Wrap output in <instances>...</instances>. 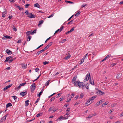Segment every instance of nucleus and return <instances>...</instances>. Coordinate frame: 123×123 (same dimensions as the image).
<instances>
[{
	"instance_id": "obj_1",
	"label": "nucleus",
	"mask_w": 123,
	"mask_h": 123,
	"mask_svg": "<svg viewBox=\"0 0 123 123\" xmlns=\"http://www.w3.org/2000/svg\"><path fill=\"white\" fill-rule=\"evenodd\" d=\"M96 96H94L90 98L87 101L86 103H85V106H87L90 104L92 103L91 101L93 100L96 98Z\"/></svg>"
},
{
	"instance_id": "obj_2",
	"label": "nucleus",
	"mask_w": 123,
	"mask_h": 123,
	"mask_svg": "<svg viewBox=\"0 0 123 123\" xmlns=\"http://www.w3.org/2000/svg\"><path fill=\"white\" fill-rule=\"evenodd\" d=\"M77 83L78 84V85L80 88L83 87L84 85V84L83 82H80L79 81H77Z\"/></svg>"
},
{
	"instance_id": "obj_3",
	"label": "nucleus",
	"mask_w": 123,
	"mask_h": 123,
	"mask_svg": "<svg viewBox=\"0 0 123 123\" xmlns=\"http://www.w3.org/2000/svg\"><path fill=\"white\" fill-rule=\"evenodd\" d=\"M12 57L11 56H9L8 57H6V60L4 61V62H6L9 61V63L11 62L13 60H14V59H10L11 58H12Z\"/></svg>"
},
{
	"instance_id": "obj_4",
	"label": "nucleus",
	"mask_w": 123,
	"mask_h": 123,
	"mask_svg": "<svg viewBox=\"0 0 123 123\" xmlns=\"http://www.w3.org/2000/svg\"><path fill=\"white\" fill-rule=\"evenodd\" d=\"M30 88L31 91H34L36 88V85L35 83H33L32 84Z\"/></svg>"
},
{
	"instance_id": "obj_5",
	"label": "nucleus",
	"mask_w": 123,
	"mask_h": 123,
	"mask_svg": "<svg viewBox=\"0 0 123 123\" xmlns=\"http://www.w3.org/2000/svg\"><path fill=\"white\" fill-rule=\"evenodd\" d=\"M77 78L76 75H75L74 76L72 80V82L73 83H74L76 82V80Z\"/></svg>"
},
{
	"instance_id": "obj_6",
	"label": "nucleus",
	"mask_w": 123,
	"mask_h": 123,
	"mask_svg": "<svg viewBox=\"0 0 123 123\" xmlns=\"http://www.w3.org/2000/svg\"><path fill=\"white\" fill-rule=\"evenodd\" d=\"M90 73H88L86 75V77L85 78V80H86L85 81H87L89 79V77H90Z\"/></svg>"
},
{
	"instance_id": "obj_7",
	"label": "nucleus",
	"mask_w": 123,
	"mask_h": 123,
	"mask_svg": "<svg viewBox=\"0 0 123 123\" xmlns=\"http://www.w3.org/2000/svg\"><path fill=\"white\" fill-rule=\"evenodd\" d=\"M28 17L31 18H34L35 17V16L32 13H30L29 14V16H28Z\"/></svg>"
},
{
	"instance_id": "obj_8",
	"label": "nucleus",
	"mask_w": 123,
	"mask_h": 123,
	"mask_svg": "<svg viewBox=\"0 0 123 123\" xmlns=\"http://www.w3.org/2000/svg\"><path fill=\"white\" fill-rule=\"evenodd\" d=\"M6 9H4V12H3L2 14V17H4L6 14Z\"/></svg>"
},
{
	"instance_id": "obj_9",
	"label": "nucleus",
	"mask_w": 123,
	"mask_h": 123,
	"mask_svg": "<svg viewBox=\"0 0 123 123\" xmlns=\"http://www.w3.org/2000/svg\"><path fill=\"white\" fill-rule=\"evenodd\" d=\"M97 93L98 94H100L101 95L104 94V92H102L100 90H98L97 91Z\"/></svg>"
},
{
	"instance_id": "obj_10",
	"label": "nucleus",
	"mask_w": 123,
	"mask_h": 123,
	"mask_svg": "<svg viewBox=\"0 0 123 123\" xmlns=\"http://www.w3.org/2000/svg\"><path fill=\"white\" fill-rule=\"evenodd\" d=\"M6 52L9 55H11L12 53V52L9 49H7L6 51Z\"/></svg>"
},
{
	"instance_id": "obj_11",
	"label": "nucleus",
	"mask_w": 123,
	"mask_h": 123,
	"mask_svg": "<svg viewBox=\"0 0 123 123\" xmlns=\"http://www.w3.org/2000/svg\"><path fill=\"white\" fill-rule=\"evenodd\" d=\"M27 92L26 91H25L24 92H21L20 94L21 95L24 96L26 95L27 94Z\"/></svg>"
},
{
	"instance_id": "obj_12",
	"label": "nucleus",
	"mask_w": 123,
	"mask_h": 123,
	"mask_svg": "<svg viewBox=\"0 0 123 123\" xmlns=\"http://www.w3.org/2000/svg\"><path fill=\"white\" fill-rule=\"evenodd\" d=\"M44 51V50L43 49H42V50L38 51L37 53H36V55H39V54H40V53H42V52H43Z\"/></svg>"
},
{
	"instance_id": "obj_13",
	"label": "nucleus",
	"mask_w": 123,
	"mask_h": 123,
	"mask_svg": "<svg viewBox=\"0 0 123 123\" xmlns=\"http://www.w3.org/2000/svg\"><path fill=\"white\" fill-rule=\"evenodd\" d=\"M26 115L27 117H30L31 116V113L30 111H28L26 112Z\"/></svg>"
},
{
	"instance_id": "obj_14",
	"label": "nucleus",
	"mask_w": 123,
	"mask_h": 123,
	"mask_svg": "<svg viewBox=\"0 0 123 123\" xmlns=\"http://www.w3.org/2000/svg\"><path fill=\"white\" fill-rule=\"evenodd\" d=\"M85 95L84 93H81L80 95V97L79 98V99H81L83 97V96H84Z\"/></svg>"
},
{
	"instance_id": "obj_15",
	"label": "nucleus",
	"mask_w": 123,
	"mask_h": 123,
	"mask_svg": "<svg viewBox=\"0 0 123 123\" xmlns=\"http://www.w3.org/2000/svg\"><path fill=\"white\" fill-rule=\"evenodd\" d=\"M109 103L108 101H107L102 104L101 106L102 107H104L105 105H107Z\"/></svg>"
},
{
	"instance_id": "obj_16",
	"label": "nucleus",
	"mask_w": 123,
	"mask_h": 123,
	"mask_svg": "<svg viewBox=\"0 0 123 123\" xmlns=\"http://www.w3.org/2000/svg\"><path fill=\"white\" fill-rule=\"evenodd\" d=\"M54 108V107L53 106L50 107L49 110H48V111L49 112H50Z\"/></svg>"
},
{
	"instance_id": "obj_17",
	"label": "nucleus",
	"mask_w": 123,
	"mask_h": 123,
	"mask_svg": "<svg viewBox=\"0 0 123 123\" xmlns=\"http://www.w3.org/2000/svg\"><path fill=\"white\" fill-rule=\"evenodd\" d=\"M34 6L35 7L39 8L40 6L38 3H36L34 5Z\"/></svg>"
},
{
	"instance_id": "obj_18",
	"label": "nucleus",
	"mask_w": 123,
	"mask_h": 123,
	"mask_svg": "<svg viewBox=\"0 0 123 123\" xmlns=\"http://www.w3.org/2000/svg\"><path fill=\"white\" fill-rule=\"evenodd\" d=\"M12 28L14 31H17V29L14 25L12 26Z\"/></svg>"
},
{
	"instance_id": "obj_19",
	"label": "nucleus",
	"mask_w": 123,
	"mask_h": 123,
	"mask_svg": "<svg viewBox=\"0 0 123 123\" xmlns=\"http://www.w3.org/2000/svg\"><path fill=\"white\" fill-rule=\"evenodd\" d=\"M110 55L109 56V55H107L105 57V58L103 60H102L101 62H101L103 61H104L106 59H107V58H108L109 57H110Z\"/></svg>"
},
{
	"instance_id": "obj_20",
	"label": "nucleus",
	"mask_w": 123,
	"mask_h": 123,
	"mask_svg": "<svg viewBox=\"0 0 123 123\" xmlns=\"http://www.w3.org/2000/svg\"><path fill=\"white\" fill-rule=\"evenodd\" d=\"M71 57V55L70 54H69L68 55L65 56V59H68Z\"/></svg>"
},
{
	"instance_id": "obj_21",
	"label": "nucleus",
	"mask_w": 123,
	"mask_h": 123,
	"mask_svg": "<svg viewBox=\"0 0 123 123\" xmlns=\"http://www.w3.org/2000/svg\"><path fill=\"white\" fill-rule=\"evenodd\" d=\"M84 57L81 60L80 62L79 63V64L81 65V64L84 61V59L85 58H84Z\"/></svg>"
},
{
	"instance_id": "obj_22",
	"label": "nucleus",
	"mask_w": 123,
	"mask_h": 123,
	"mask_svg": "<svg viewBox=\"0 0 123 123\" xmlns=\"http://www.w3.org/2000/svg\"><path fill=\"white\" fill-rule=\"evenodd\" d=\"M12 106V104L10 103H9L7 104L6 105V107L7 108L8 107L10 106Z\"/></svg>"
},
{
	"instance_id": "obj_23",
	"label": "nucleus",
	"mask_w": 123,
	"mask_h": 123,
	"mask_svg": "<svg viewBox=\"0 0 123 123\" xmlns=\"http://www.w3.org/2000/svg\"><path fill=\"white\" fill-rule=\"evenodd\" d=\"M70 116H68L67 115H66L65 114L64 115V117H63V119H66L68 118V117Z\"/></svg>"
},
{
	"instance_id": "obj_24",
	"label": "nucleus",
	"mask_w": 123,
	"mask_h": 123,
	"mask_svg": "<svg viewBox=\"0 0 123 123\" xmlns=\"http://www.w3.org/2000/svg\"><path fill=\"white\" fill-rule=\"evenodd\" d=\"M4 36L6 39H11L12 38L10 36H7L6 35L5 36L4 35Z\"/></svg>"
},
{
	"instance_id": "obj_25",
	"label": "nucleus",
	"mask_w": 123,
	"mask_h": 123,
	"mask_svg": "<svg viewBox=\"0 0 123 123\" xmlns=\"http://www.w3.org/2000/svg\"><path fill=\"white\" fill-rule=\"evenodd\" d=\"M29 100H27L25 102V106H28L29 105Z\"/></svg>"
},
{
	"instance_id": "obj_26",
	"label": "nucleus",
	"mask_w": 123,
	"mask_h": 123,
	"mask_svg": "<svg viewBox=\"0 0 123 123\" xmlns=\"http://www.w3.org/2000/svg\"><path fill=\"white\" fill-rule=\"evenodd\" d=\"M121 77V75H120L119 74H117L116 78L119 79Z\"/></svg>"
},
{
	"instance_id": "obj_27",
	"label": "nucleus",
	"mask_w": 123,
	"mask_h": 123,
	"mask_svg": "<svg viewBox=\"0 0 123 123\" xmlns=\"http://www.w3.org/2000/svg\"><path fill=\"white\" fill-rule=\"evenodd\" d=\"M43 90H42L41 91H40V92L38 94V95H37L38 96L40 97V96L41 95V94L43 93Z\"/></svg>"
},
{
	"instance_id": "obj_28",
	"label": "nucleus",
	"mask_w": 123,
	"mask_h": 123,
	"mask_svg": "<svg viewBox=\"0 0 123 123\" xmlns=\"http://www.w3.org/2000/svg\"><path fill=\"white\" fill-rule=\"evenodd\" d=\"M27 67V64H25L24 65H23L22 66V68L25 69Z\"/></svg>"
},
{
	"instance_id": "obj_29",
	"label": "nucleus",
	"mask_w": 123,
	"mask_h": 123,
	"mask_svg": "<svg viewBox=\"0 0 123 123\" xmlns=\"http://www.w3.org/2000/svg\"><path fill=\"white\" fill-rule=\"evenodd\" d=\"M43 20H41L39 22L38 26H39L41 24L43 23Z\"/></svg>"
},
{
	"instance_id": "obj_30",
	"label": "nucleus",
	"mask_w": 123,
	"mask_h": 123,
	"mask_svg": "<svg viewBox=\"0 0 123 123\" xmlns=\"http://www.w3.org/2000/svg\"><path fill=\"white\" fill-rule=\"evenodd\" d=\"M61 94L62 93H58L56 95V98H58L60 97L61 95Z\"/></svg>"
},
{
	"instance_id": "obj_31",
	"label": "nucleus",
	"mask_w": 123,
	"mask_h": 123,
	"mask_svg": "<svg viewBox=\"0 0 123 123\" xmlns=\"http://www.w3.org/2000/svg\"><path fill=\"white\" fill-rule=\"evenodd\" d=\"M89 82L90 84H91L92 85H94V83L93 81H92L90 79L89 80Z\"/></svg>"
},
{
	"instance_id": "obj_32",
	"label": "nucleus",
	"mask_w": 123,
	"mask_h": 123,
	"mask_svg": "<svg viewBox=\"0 0 123 123\" xmlns=\"http://www.w3.org/2000/svg\"><path fill=\"white\" fill-rule=\"evenodd\" d=\"M65 2H66V3H71L72 4H74V3L70 1H69L66 0L65 1Z\"/></svg>"
},
{
	"instance_id": "obj_33",
	"label": "nucleus",
	"mask_w": 123,
	"mask_h": 123,
	"mask_svg": "<svg viewBox=\"0 0 123 123\" xmlns=\"http://www.w3.org/2000/svg\"><path fill=\"white\" fill-rule=\"evenodd\" d=\"M65 98L64 96H62L61 97L60 99V102H61L62 100H63L64 99V98Z\"/></svg>"
},
{
	"instance_id": "obj_34",
	"label": "nucleus",
	"mask_w": 123,
	"mask_h": 123,
	"mask_svg": "<svg viewBox=\"0 0 123 123\" xmlns=\"http://www.w3.org/2000/svg\"><path fill=\"white\" fill-rule=\"evenodd\" d=\"M49 47V46H47L46 47H45L44 49H43L44 50V51H45V50L47 49Z\"/></svg>"
},
{
	"instance_id": "obj_35",
	"label": "nucleus",
	"mask_w": 123,
	"mask_h": 123,
	"mask_svg": "<svg viewBox=\"0 0 123 123\" xmlns=\"http://www.w3.org/2000/svg\"><path fill=\"white\" fill-rule=\"evenodd\" d=\"M49 63V62L45 61L43 62V64L44 65H45Z\"/></svg>"
},
{
	"instance_id": "obj_36",
	"label": "nucleus",
	"mask_w": 123,
	"mask_h": 123,
	"mask_svg": "<svg viewBox=\"0 0 123 123\" xmlns=\"http://www.w3.org/2000/svg\"><path fill=\"white\" fill-rule=\"evenodd\" d=\"M63 117L62 116H61L58 118L57 120H61L62 119H63Z\"/></svg>"
},
{
	"instance_id": "obj_37",
	"label": "nucleus",
	"mask_w": 123,
	"mask_h": 123,
	"mask_svg": "<svg viewBox=\"0 0 123 123\" xmlns=\"http://www.w3.org/2000/svg\"><path fill=\"white\" fill-rule=\"evenodd\" d=\"M89 83H87L85 86V87L86 89H88L89 88Z\"/></svg>"
},
{
	"instance_id": "obj_38",
	"label": "nucleus",
	"mask_w": 123,
	"mask_h": 123,
	"mask_svg": "<svg viewBox=\"0 0 123 123\" xmlns=\"http://www.w3.org/2000/svg\"><path fill=\"white\" fill-rule=\"evenodd\" d=\"M55 98V97H53L50 99V101L51 102H52L53 101Z\"/></svg>"
},
{
	"instance_id": "obj_39",
	"label": "nucleus",
	"mask_w": 123,
	"mask_h": 123,
	"mask_svg": "<svg viewBox=\"0 0 123 123\" xmlns=\"http://www.w3.org/2000/svg\"><path fill=\"white\" fill-rule=\"evenodd\" d=\"M31 33L30 32V31H28L26 33V34L27 35H29L30 34H31Z\"/></svg>"
},
{
	"instance_id": "obj_40",
	"label": "nucleus",
	"mask_w": 123,
	"mask_h": 123,
	"mask_svg": "<svg viewBox=\"0 0 123 123\" xmlns=\"http://www.w3.org/2000/svg\"><path fill=\"white\" fill-rule=\"evenodd\" d=\"M12 97L14 99V100H15V101L16 100V99L17 98V97L16 96H12Z\"/></svg>"
},
{
	"instance_id": "obj_41",
	"label": "nucleus",
	"mask_w": 123,
	"mask_h": 123,
	"mask_svg": "<svg viewBox=\"0 0 123 123\" xmlns=\"http://www.w3.org/2000/svg\"><path fill=\"white\" fill-rule=\"evenodd\" d=\"M80 13V11H79L75 15V16H78L79 15Z\"/></svg>"
},
{
	"instance_id": "obj_42",
	"label": "nucleus",
	"mask_w": 123,
	"mask_h": 123,
	"mask_svg": "<svg viewBox=\"0 0 123 123\" xmlns=\"http://www.w3.org/2000/svg\"><path fill=\"white\" fill-rule=\"evenodd\" d=\"M116 105V103H114L111 106V107L112 108L114 107Z\"/></svg>"
},
{
	"instance_id": "obj_43",
	"label": "nucleus",
	"mask_w": 123,
	"mask_h": 123,
	"mask_svg": "<svg viewBox=\"0 0 123 123\" xmlns=\"http://www.w3.org/2000/svg\"><path fill=\"white\" fill-rule=\"evenodd\" d=\"M42 115V113H39L36 115V116L37 117H38L41 116Z\"/></svg>"
},
{
	"instance_id": "obj_44",
	"label": "nucleus",
	"mask_w": 123,
	"mask_h": 123,
	"mask_svg": "<svg viewBox=\"0 0 123 123\" xmlns=\"http://www.w3.org/2000/svg\"><path fill=\"white\" fill-rule=\"evenodd\" d=\"M18 8L20 10H22L23 11V8L22 7H20V6H19V7H18Z\"/></svg>"
},
{
	"instance_id": "obj_45",
	"label": "nucleus",
	"mask_w": 123,
	"mask_h": 123,
	"mask_svg": "<svg viewBox=\"0 0 123 123\" xmlns=\"http://www.w3.org/2000/svg\"><path fill=\"white\" fill-rule=\"evenodd\" d=\"M30 5V4H27L25 6V7L26 8H27Z\"/></svg>"
},
{
	"instance_id": "obj_46",
	"label": "nucleus",
	"mask_w": 123,
	"mask_h": 123,
	"mask_svg": "<svg viewBox=\"0 0 123 123\" xmlns=\"http://www.w3.org/2000/svg\"><path fill=\"white\" fill-rule=\"evenodd\" d=\"M63 26H62V27H61L59 29V30H60V32H61L62 31L63 29Z\"/></svg>"
},
{
	"instance_id": "obj_47",
	"label": "nucleus",
	"mask_w": 123,
	"mask_h": 123,
	"mask_svg": "<svg viewBox=\"0 0 123 123\" xmlns=\"http://www.w3.org/2000/svg\"><path fill=\"white\" fill-rule=\"evenodd\" d=\"M116 64V63L112 64L110 66L111 67H113Z\"/></svg>"
},
{
	"instance_id": "obj_48",
	"label": "nucleus",
	"mask_w": 123,
	"mask_h": 123,
	"mask_svg": "<svg viewBox=\"0 0 123 123\" xmlns=\"http://www.w3.org/2000/svg\"><path fill=\"white\" fill-rule=\"evenodd\" d=\"M8 86H6V87H5L4 88L3 90L4 91H5L7 89H8Z\"/></svg>"
},
{
	"instance_id": "obj_49",
	"label": "nucleus",
	"mask_w": 123,
	"mask_h": 123,
	"mask_svg": "<svg viewBox=\"0 0 123 123\" xmlns=\"http://www.w3.org/2000/svg\"><path fill=\"white\" fill-rule=\"evenodd\" d=\"M36 30H34L31 33V34H34V33H36Z\"/></svg>"
},
{
	"instance_id": "obj_50",
	"label": "nucleus",
	"mask_w": 123,
	"mask_h": 123,
	"mask_svg": "<svg viewBox=\"0 0 123 123\" xmlns=\"http://www.w3.org/2000/svg\"><path fill=\"white\" fill-rule=\"evenodd\" d=\"M6 118V116L5 117L4 116L2 118V119L5 121V120Z\"/></svg>"
},
{
	"instance_id": "obj_51",
	"label": "nucleus",
	"mask_w": 123,
	"mask_h": 123,
	"mask_svg": "<svg viewBox=\"0 0 123 123\" xmlns=\"http://www.w3.org/2000/svg\"><path fill=\"white\" fill-rule=\"evenodd\" d=\"M52 42H51L49 43V44L47 45L48 46H49V47L51 45Z\"/></svg>"
},
{
	"instance_id": "obj_52",
	"label": "nucleus",
	"mask_w": 123,
	"mask_h": 123,
	"mask_svg": "<svg viewBox=\"0 0 123 123\" xmlns=\"http://www.w3.org/2000/svg\"><path fill=\"white\" fill-rule=\"evenodd\" d=\"M21 86H20V84L19 86L17 87V88H15V89H17L18 90L21 87Z\"/></svg>"
},
{
	"instance_id": "obj_53",
	"label": "nucleus",
	"mask_w": 123,
	"mask_h": 123,
	"mask_svg": "<svg viewBox=\"0 0 123 123\" xmlns=\"http://www.w3.org/2000/svg\"><path fill=\"white\" fill-rule=\"evenodd\" d=\"M51 38V37H50L49 38H48L47 39V40H46L45 41V43H46L47 41H48L49 40V39H50V38Z\"/></svg>"
},
{
	"instance_id": "obj_54",
	"label": "nucleus",
	"mask_w": 123,
	"mask_h": 123,
	"mask_svg": "<svg viewBox=\"0 0 123 123\" xmlns=\"http://www.w3.org/2000/svg\"><path fill=\"white\" fill-rule=\"evenodd\" d=\"M104 101V99H102V100H100L99 101V102L100 103V104H101Z\"/></svg>"
},
{
	"instance_id": "obj_55",
	"label": "nucleus",
	"mask_w": 123,
	"mask_h": 123,
	"mask_svg": "<svg viewBox=\"0 0 123 123\" xmlns=\"http://www.w3.org/2000/svg\"><path fill=\"white\" fill-rule=\"evenodd\" d=\"M26 84V83L25 82V83H22V84H20V86H23L25 85Z\"/></svg>"
},
{
	"instance_id": "obj_56",
	"label": "nucleus",
	"mask_w": 123,
	"mask_h": 123,
	"mask_svg": "<svg viewBox=\"0 0 123 123\" xmlns=\"http://www.w3.org/2000/svg\"><path fill=\"white\" fill-rule=\"evenodd\" d=\"M49 82L50 81L48 80L46 82V85L47 86H48L49 85Z\"/></svg>"
},
{
	"instance_id": "obj_57",
	"label": "nucleus",
	"mask_w": 123,
	"mask_h": 123,
	"mask_svg": "<svg viewBox=\"0 0 123 123\" xmlns=\"http://www.w3.org/2000/svg\"><path fill=\"white\" fill-rule=\"evenodd\" d=\"M100 104L99 103V102H97L96 104V107L98 106Z\"/></svg>"
},
{
	"instance_id": "obj_58",
	"label": "nucleus",
	"mask_w": 123,
	"mask_h": 123,
	"mask_svg": "<svg viewBox=\"0 0 123 123\" xmlns=\"http://www.w3.org/2000/svg\"><path fill=\"white\" fill-rule=\"evenodd\" d=\"M73 16H74V15H73L72 16H71L69 18V19L68 20H67V21H70L71 20V18L73 17Z\"/></svg>"
},
{
	"instance_id": "obj_59",
	"label": "nucleus",
	"mask_w": 123,
	"mask_h": 123,
	"mask_svg": "<svg viewBox=\"0 0 123 123\" xmlns=\"http://www.w3.org/2000/svg\"><path fill=\"white\" fill-rule=\"evenodd\" d=\"M73 20H72L71 21L69 22H68L67 23V24L69 25V24H70V23H71V24H72V22H73Z\"/></svg>"
},
{
	"instance_id": "obj_60",
	"label": "nucleus",
	"mask_w": 123,
	"mask_h": 123,
	"mask_svg": "<svg viewBox=\"0 0 123 123\" xmlns=\"http://www.w3.org/2000/svg\"><path fill=\"white\" fill-rule=\"evenodd\" d=\"M40 100V98L39 97L37 99V100L35 102V104L36 103H37L38 102L39 100Z\"/></svg>"
},
{
	"instance_id": "obj_61",
	"label": "nucleus",
	"mask_w": 123,
	"mask_h": 123,
	"mask_svg": "<svg viewBox=\"0 0 123 123\" xmlns=\"http://www.w3.org/2000/svg\"><path fill=\"white\" fill-rule=\"evenodd\" d=\"M54 14H52L50 16L48 17V18H50L51 17H52L54 15Z\"/></svg>"
},
{
	"instance_id": "obj_62",
	"label": "nucleus",
	"mask_w": 123,
	"mask_h": 123,
	"mask_svg": "<svg viewBox=\"0 0 123 123\" xmlns=\"http://www.w3.org/2000/svg\"><path fill=\"white\" fill-rule=\"evenodd\" d=\"M113 110H114L113 109L110 110L109 111V112H110V113H111L113 111Z\"/></svg>"
},
{
	"instance_id": "obj_63",
	"label": "nucleus",
	"mask_w": 123,
	"mask_h": 123,
	"mask_svg": "<svg viewBox=\"0 0 123 123\" xmlns=\"http://www.w3.org/2000/svg\"><path fill=\"white\" fill-rule=\"evenodd\" d=\"M74 27H73L72 28L70 31V32H71L73 31L74 30Z\"/></svg>"
},
{
	"instance_id": "obj_64",
	"label": "nucleus",
	"mask_w": 123,
	"mask_h": 123,
	"mask_svg": "<svg viewBox=\"0 0 123 123\" xmlns=\"http://www.w3.org/2000/svg\"><path fill=\"white\" fill-rule=\"evenodd\" d=\"M114 118V117L113 116H111L110 117V119H112Z\"/></svg>"
}]
</instances>
